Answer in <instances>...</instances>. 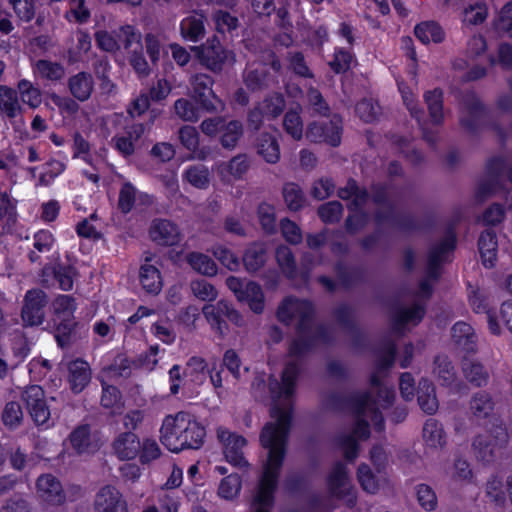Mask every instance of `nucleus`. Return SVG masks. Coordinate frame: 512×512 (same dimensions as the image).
I'll use <instances>...</instances> for the list:
<instances>
[{"instance_id":"nucleus-29","label":"nucleus","mask_w":512,"mask_h":512,"mask_svg":"<svg viewBox=\"0 0 512 512\" xmlns=\"http://www.w3.org/2000/svg\"><path fill=\"white\" fill-rule=\"evenodd\" d=\"M68 88L77 100L86 101L90 98L94 88L93 77L90 73L79 72L69 78Z\"/></svg>"},{"instance_id":"nucleus-39","label":"nucleus","mask_w":512,"mask_h":512,"mask_svg":"<svg viewBox=\"0 0 512 512\" xmlns=\"http://www.w3.org/2000/svg\"><path fill=\"white\" fill-rule=\"evenodd\" d=\"M91 49V38L88 33L84 31H77L73 37V43L68 49V62L75 63L82 59V57Z\"/></svg>"},{"instance_id":"nucleus-48","label":"nucleus","mask_w":512,"mask_h":512,"mask_svg":"<svg viewBox=\"0 0 512 512\" xmlns=\"http://www.w3.org/2000/svg\"><path fill=\"white\" fill-rule=\"evenodd\" d=\"M433 373L443 385H451L456 378L454 368L446 356L435 358Z\"/></svg>"},{"instance_id":"nucleus-6","label":"nucleus","mask_w":512,"mask_h":512,"mask_svg":"<svg viewBox=\"0 0 512 512\" xmlns=\"http://www.w3.org/2000/svg\"><path fill=\"white\" fill-rule=\"evenodd\" d=\"M327 490L330 496L344 500L349 506L356 503V489L351 484L346 466L342 463L335 464L328 475Z\"/></svg>"},{"instance_id":"nucleus-8","label":"nucleus","mask_w":512,"mask_h":512,"mask_svg":"<svg viewBox=\"0 0 512 512\" xmlns=\"http://www.w3.org/2000/svg\"><path fill=\"white\" fill-rule=\"evenodd\" d=\"M190 84L192 87V97L207 111L213 112L223 109L224 104L213 91L214 80L207 74L200 73L194 75Z\"/></svg>"},{"instance_id":"nucleus-43","label":"nucleus","mask_w":512,"mask_h":512,"mask_svg":"<svg viewBox=\"0 0 512 512\" xmlns=\"http://www.w3.org/2000/svg\"><path fill=\"white\" fill-rule=\"evenodd\" d=\"M183 177L189 184L198 189H206L210 183V172L206 166L201 164L188 167Z\"/></svg>"},{"instance_id":"nucleus-18","label":"nucleus","mask_w":512,"mask_h":512,"mask_svg":"<svg viewBox=\"0 0 512 512\" xmlns=\"http://www.w3.org/2000/svg\"><path fill=\"white\" fill-rule=\"evenodd\" d=\"M141 442L136 434L131 431L120 433L112 443L113 453L120 460H132L138 456Z\"/></svg>"},{"instance_id":"nucleus-9","label":"nucleus","mask_w":512,"mask_h":512,"mask_svg":"<svg viewBox=\"0 0 512 512\" xmlns=\"http://www.w3.org/2000/svg\"><path fill=\"white\" fill-rule=\"evenodd\" d=\"M455 239L448 237L439 247L433 249L429 255L427 277L421 281L419 297H429L432 293V282L438 277V265L446 260L447 254L454 248Z\"/></svg>"},{"instance_id":"nucleus-42","label":"nucleus","mask_w":512,"mask_h":512,"mask_svg":"<svg viewBox=\"0 0 512 512\" xmlns=\"http://www.w3.org/2000/svg\"><path fill=\"white\" fill-rule=\"evenodd\" d=\"M416 37L424 44L430 42L440 43L445 34L442 28L435 22H424L415 27Z\"/></svg>"},{"instance_id":"nucleus-26","label":"nucleus","mask_w":512,"mask_h":512,"mask_svg":"<svg viewBox=\"0 0 512 512\" xmlns=\"http://www.w3.org/2000/svg\"><path fill=\"white\" fill-rule=\"evenodd\" d=\"M147 257L140 267L139 277L142 287L151 294H158L163 286L159 269Z\"/></svg>"},{"instance_id":"nucleus-33","label":"nucleus","mask_w":512,"mask_h":512,"mask_svg":"<svg viewBox=\"0 0 512 512\" xmlns=\"http://www.w3.org/2000/svg\"><path fill=\"white\" fill-rule=\"evenodd\" d=\"M33 72L36 76L49 81H59L65 76V68L62 64L46 59L36 61Z\"/></svg>"},{"instance_id":"nucleus-16","label":"nucleus","mask_w":512,"mask_h":512,"mask_svg":"<svg viewBox=\"0 0 512 512\" xmlns=\"http://www.w3.org/2000/svg\"><path fill=\"white\" fill-rule=\"evenodd\" d=\"M94 510L95 512H128L122 494L111 485H106L97 492Z\"/></svg>"},{"instance_id":"nucleus-52","label":"nucleus","mask_w":512,"mask_h":512,"mask_svg":"<svg viewBox=\"0 0 512 512\" xmlns=\"http://www.w3.org/2000/svg\"><path fill=\"white\" fill-rule=\"evenodd\" d=\"M241 490V478L237 474H230L219 484L218 495L225 500L236 498Z\"/></svg>"},{"instance_id":"nucleus-3","label":"nucleus","mask_w":512,"mask_h":512,"mask_svg":"<svg viewBox=\"0 0 512 512\" xmlns=\"http://www.w3.org/2000/svg\"><path fill=\"white\" fill-rule=\"evenodd\" d=\"M206 435L205 428L194 416L179 412L167 416L161 427V442L171 452L198 449Z\"/></svg>"},{"instance_id":"nucleus-41","label":"nucleus","mask_w":512,"mask_h":512,"mask_svg":"<svg viewBox=\"0 0 512 512\" xmlns=\"http://www.w3.org/2000/svg\"><path fill=\"white\" fill-rule=\"evenodd\" d=\"M418 403L421 409L428 414H433L438 410L435 389L427 380H423L419 384Z\"/></svg>"},{"instance_id":"nucleus-61","label":"nucleus","mask_w":512,"mask_h":512,"mask_svg":"<svg viewBox=\"0 0 512 512\" xmlns=\"http://www.w3.org/2000/svg\"><path fill=\"white\" fill-rule=\"evenodd\" d=\"M417 500L421 507L427 511H433L437 507V497L433 489L426 485L420 484L416 487Z\"/></svg>"},{"instance_id":"nucleus-10","label":"nucleus","mask_w":512,"mask_h":512,"mask_svg":"<svg viewBox=\"0 0 512 512\" xmlns=\"http://www.w3.org/2000/svg\"><path fill=\"white\" fill-rule=\"evenodd\" d=\"M306 136L314 142H326L337 146L341 142V119L334 115L329 122L322 120L309 124Z\"/></svg>"},{"instance_id":"nucleus-45","label":"nucleus","mask_w":512,"mask_h":512,"mask_svg":"<svg viewBox=\"0 0 512 512\" xmlns=\"http://www.w3.org/2000/svg\"><path fill=\"white\" fill-rule=\"evenodd\" d=\"M341 199H352L350 210L357 211L367 201V194L365 191H360L355 181L350 180L346 186L341 188L338 192Z\"/></svg>"},{"instance_id":"nucleus-23","label":"nucleus","mask_w":512,"mask_h":512,"mask_svg":"<svg viewBox=\"0 0 512 512\" xmlns=\"http://www.w3.org/2000/svg\"><path fill=\"white\" fill-rule=\"evenodd\" d=\"M204 21L205 16L198 12H193L183 18L180 22V33L182 38L194 43L200 41L206 33Z\"/></svg>"},{"instance_id":"nucleus-17","label":"nucleus","mask_w":512,"mask_h":512,"mask_svg":"<svg viewBox=\"0 0 512 512\" xmlns=\"http://www.w3.org/2000/svg\"><path fill=\"white\" fill-rule=\"evenodd\" d=\"M37 494L43 501L52 505H60L65 502L63 487L51 474H46L38 478Z\"/></svg>"},{"instance_id":"nucleus-25","label":"nucleus","mask_w":512,"mask_h":512,"mask_svg":"<svg viewBox=\"0 0 512 512\" xmlns=\"http://www.w3.org/2000/svg\"><path fill=\"white\" fill-rule=\"evenodd\" d=\"M487 296L480 290L473 291L469 296L470 304L476 313L485 312L489 331L496 336L502 334V326L498 321V316L488 309Z\"/></svg>"},{"instance_id":"nucleus-40","label":"nucleus","mask_w":512,"mask_h":512,"mask_svg":"<svg viewBox=\"0 0 512 512\" xmlns=\"http://www.w3.org/2000/svg\"><path fill=\"white\" fill-rule=\"evenodd\" d=\"M301 107L288 110L284 115L283 128L294 140H301L304 133V123L300 116Z\"/></svg>"},{"instance_id":"nucleus-20","label":"nucleus","mask_w":512,"mask_h":512,"mask_svg":"<svg viewBox=\"0 0 512 512\" xmlns=\"http://www.w3.org/2000/svg\"><path fill=\"white\" fill-rule=\"evenodd\" d=\"M143 133L144 126L142 124H132L126 127L124 132L118 133L112 138L113 146L122 156H130L134 153L135 143Z\"/></svg>"},{"instance_id":"nucleus-34","label":"nucleus","mask_w":512,"mask_h":512,"mask_svg":"<svg viewBox=\"0 0 512 512\" xmlns=\"http://www.w3.org/2000/svg\"><path fill=\"white\" fill-rule=\"evenodd\" d=\"M116 35L117 39L120 41L121 47H123L128 54L135 49H142V35L134 26L129 24L122 25L117 30Z\"/></svg>"},{"instance_id":"nucleus-53","label":"nucleus","mask_w":512,"mask_h":512,"mask_svg":"<svg viewBox=\"0 0 512 512\" xmlns=\"http://www.w3.org/2000/svg\"><path fill=\"white\" fill-rule=\"evenodd\" d=\"M221 136V144L224 148L232 149L236 146L238 140L243 134V126L241 122L232 120L223 128Z\"/></svg>"},{"instance_id":"nucleus-51","label":"nucleus","mask_w":512,"mask_h":512,"mask_svg":"<svg viewBox=\"0 0 512 512\" xmlns=\"http://www.w3.org/2000/svg\"><path fill=\"white\" fill-rule=\"evenodd\" d=\"M424 98L427 103L429 114L433 123H441L444 118L442 92L435 89L433 91L427 92Z\"/></svg>"},{"instance_id":"nucleus-38","label":"nucleus","mask_w":512,"mask_h":512,"mask_svg":"<svg viewBox=\"0 0 512 512\" xmlns=\"http://www.w3.org/2000/svg\"><path fill=\"white\" fill-rule=\"evenodd\" d=\"M423 439L427 447L441 449L446 444V437L442 426L435 420H428L423 428Z\"/></svg>"},{"instance_id":"nucleus-12","label":"nucleus","mask_w":512,"mask_h":512,"mask_svg":"<svg viewBox=\"0 0 512 512\" xmlns=\"http://www.w3.org/2000/svg\"><path fill=\"white\" fill-rule=\"evenodd\" d=\"M148 235L151 241L160 246H175L182 239L179 227L167 219H154L149 226Z\"/></svg>"},{"instance_id":"nucleus-13","label":"nucleus","mask_w":512,"mask_h":512,"mask_svg":"<svg viewBox=\"0 0 512 512\" xmlns=\"http://www.w3.org/2000/svg\"><path fill=\"white\" fill-rule=\"evenodd\" d=\"M26 407L37 425H44L50 419V409L46 404L44 391L38 385L28 387L23 393Z\"/></svg>"},{"instance_id":"nucleus-15","label":"nucleus","mask_w":512,"mask_h":512,"mask_svg":"<svg viewBox=\"0 0 512 512\" xmlns=\"http://www.w3.org/2000/svg\"><path fill=\"white\" fill-rule=\"evenodd\" d=\"M217 436L224 446V455L227 461L235 466H245L246 461L242 449L246 445V440L222 427L218 428Z\"/></svg>"},{"instance_id":"nucleus-58","label":"nucleus","mask_w":512,"mask_h":512,"mask_svg":"<svg viewBox=\"0 0 512 512\" xmlns=\"http://www.w3.org/2000/svg\"><path fill=\"white\" fill-rule=\"evenodd\" d=\"M174 110L176 115L186 122H196L199 118L198 109L184 98L175 101Z\"/></svg>"},{"instance_id":"nucleus-37","label":"nucleus","mask_w":512,"mask_h":512,"mask_svg":"<svg viewBox=\"0 0 512 512\" xmlns=\"http://www.w3.org/2000/svg\"><path fill=\"white\" fill-rule=\"evenodd\" d=\"M17 95L23 104L32 109L39 107L42 103V93L31 81L22 79L17 83Z\"/></svg>"},{"instance_id":"nucleus-56","label":"nucleus","mask_w":512,"mask_h":512,"mask_svg":"<svg viewBox=\"0 0 512 512\" xmlns=\"http://www.w3.org/2000/svg\"><path fill=\"white\" fill-rule=\"evenodd\" d=\"M470 409L478 418L488 416L493 409L491 397L484 392L477 393L471 400Z\"/></svg>"},{"instance_id":"nucleus-30","label":"nucleus","mask_w":512,"mask_h":512,"mask_svg":"<svg viewBox=\"0 0 512 512\" xmlns=\"http://www.w3.org/2000/svg\"><path fill=\"white\" fill-rule=\"evenodd\" d=\"M452 338L454 343L464 352L472 353L476 351L477 337L474 329L465 322H457L452 327Z\"/></svg>"},{"instance_id":"nucleus-19","label":"nucleus","mask_w":512,"mask_h":512,"mask_svg":"<svg viewBox=\"0 0 512 512\" xmlns=\"http://www.w3.org/2000/svg\"><path fill=\"white\" fill-rule=\"evenodd\" d=\"M67 370V380L71 390L74 393L82 392L89 384L92 376L88 362L81 359L70 361L67 365Z\"/></svg>"},{"instance_id":"nucleus-44","label":"nucleus","mask_w":512,"mask_h":512,"mask_svg":"<svg viewBox=\"0 0 512 512\" xmlns=\"http://www.w3.org/2000/svg\"><path fill=\"white\" fill-rule=\"evenodd\" d=\"M465 378L475 386H482L488 381V373L484 367L473 360L465 359L462 364Z\"/></svg>"},{"instance_id":"nucleus-50","label":"nucleus","mask_w":512,"mask_h":512,"mask_svg":"<svg viewBox=\"0 0 512 512\" xmlns=\"http://www.w3.org/2000/svg\"><path fill=\"white\" fill-rule=\"evenodd\" d=\"M245 84L248 88L255 90L268 83L266 67L264 65H249L245 72Z\"/></svg>"},{"instance_id":"nucleus-57","label":"nucleus","mask_w":512,"mask_h":512,"mask_svg":"<svg viewBox=\"0 0 512 512\" xmlns=\"http://www.w3.org/2000/svg\"><path fill=\"white\" fill-rule=\"evenodd\" d=\"M283 197L290 210H299L305 202L302 190L294 183H288L284 186Z\"/></svg>"},{"instance_id":"nucleus-54","label":"nucleus","mask_w":512,"mask_h":512,"mask_svg":"<svg viewBox=\"0 0 512 512\" xmlns=\"http://www.w3.org/2000/svg\"><path fill=\"white\" fill-rule=\"evenodd\" d=\"M117 30L109 32L107 30H98L95 33V41L103 51L114 53L121 49L120 41L117 39Z\"/></svg>"},{"instance_id":"nucleus-32","label":"nucleus","mask_w":512,"mask_h":512,"mask_svg":"<svg viewBox=\"0 0 512 512\" xmlns=\"http://www.w3.org/2000/svg\"><path fill=\"white\" fill-rule=\"evenodd\" d=\"M53 309L56 317L63 323L64 330L72 326L73 314L76 309L74 299L68 295H60L53 302Z\"/></svg>"},{"instance_id":"nucleus-35","label":"nucleus","mask_w":512,"mask_h":512,"mask_svg":"<svg viewBox=\"0 0 512 512\" xmlns=\"http://www.w3.org/2000/svg\"><path fill=\"white\" fill-rule=\"evenodd\" d=\"M186 261L190 267L199 274L209 277L217 274L216 263L206 254L201 252H190L186 255Z\"/></svg>"},{"instance_id":"nucleus-1","label":"nucleus","mask_w":512,"mask_h":512,"mask_svg":"<svg viewBox=\"0 0 512 512\" xmlns=\"http://www.w3.org/2000/svg\"><path fill=\"white\" fill-rule=\"evenodd\" d=\"M271 418L272 420L264 426L260 436L262 446L268 450V457L251 503V512H270L273 506V493L283 462L290 427L291 411L288 404L280 407L275 401L271 409Z\"/></svg>"},{"instance_id":"nucleus-11","label":"nucleus","mask_w":512,"mask_h":512,"mask_svg":"<svg viewBox=\"0 0 512 512\" xmlns=\"http://www.w3.org/2000/svg\"><path fill=\"white\" fill-rule=\"evenodd\" d=\"M203 314L206 320L211 325V328L220 336L226 332V325L221 320L222 316H226L230 321L240 324L241 316L235 311L228 302L218 301L216 304H209L203 307Z\"/></svg>"},{"instance_id":"nucleus-62","label":"nucleus","mask_w":512,"mask_h":512,"mask_svg":"<svg viewBox=\"0 0 512 512\" xmlns=\"http://www.w3.org/2000/svg\"><path fill=\"white\" fill-rule=\"evenodd\" d=\"M260 106L264 110L267 119L277 117L284 109L285 101L282 95L274 94L266 98Z\"/></svg>"},{"instance_id":"nucleus-28","label":"nucleus","mask_w":512,"mask_h":512,"mask_svg":"<svg viewBox=\"0 0 512 512\" xmlns=\"http://www.w3.org/2000/svg\"><path fill=\"white\" fill-rule=\"evenodd\" d=\"M22 110L16 90L0 85V116L13 119L21 115Z\"/></svg>"},{"instance_id":"nucleus-27","label":"nucleus","mask_w":512,"mask_h":512,"mask_svg":"<svg viewBox=\"0 0 512 512\" xmlns=\"http://www.w3.org/2000/svg\"><path fill=\"white\" fill-rule=\"evenodd\" d=\"M298 371L299 370L296 363H289L286 365L282 373L281 383L279 384L276 381L270 382L271 391L278 399H287L292 395L294 392Z\"/></svg>"},{"instance_id":"nucleus-21","label":"nucleus","mask_w":512,"mask_h":512,"mask_svg":"<svg viewBox=\"0 0 512 512\" xmlns=\"http://www.w3.org/2000/svg\"><path fill=\"white\" fill-rule=\"evenodd\" d=\"M249 160L246 155H237L228 162L217 165L216 172L225 183L241 179L249 169Z\"/></svg>"},{"instance_id":"nucleus-7","label":"nucleus","mask_w":512,"mask_h":512,"mask_svg":"<svg viewBox=\"0 0 512 512\" xmlns=\"http://www.w3.org/2000/svg\"><path fill=\"white\" fill-rule=\"evenodd\" d=\"M278 318L286 324L295 323L300 330L308 327L312 315L313 307L306 300L286 298L278 309Z\"/></svg>"},{"instance_id":"nucleus-60","label":"nucleus","mask_w":512,"mask_h":512,"mask_svg":"<svg viewBox=\"0 0 512 512\" xmlns=\"http://www.w3.org/2000/svg\"><path fill=\"white\" fill-rule=\"evenodd\" d=\"M353 62V57L349 51L338 48L335 50L333 59L328 62L330 68L337 74L346 72Z\"/></svg>"},{"instance_id":"nucleus-46","label":"nucleus","mask_w":512,"mask_h":512,"mask_svg":"<svg viewBox=\"0 0 512 512\" xmlns=\"http://www.w3.org/2000/svg\"><path fill=\"white\" fill-rule=\"evenodd\" d=\"M244 298L239 301L246 302L255 313H261L264 309V295L261 287L254 282L245 283Z\"/></svg>"},{"instance_id":"nucleus-5","label":"nucleus","mask_w":512,"mask_h":512,"mask_svg":"<svg viewBox=\"0 0 512 512\" xmlns=\"http://www.w3.org/2000/svg\"><path fill=\"white\" fill-rule=\"evenodd\" d=\"M507 441V433L501 426L493 432H484L475 437L472 443L473 452L479 461L489 463L500 455L503 444Z\"/></svg>"},{"instance_id":"nucleus-63","label":"nucleus","mask_w":512,"mask_h":512,"mask_svg":"<svg viewBox=\"0 0 512 512\" xmlns=\"http://www.w3.org/2000/svg\"><path fill=\"white\" fill-rule=\"evenodd\" d=\"M2 419L4 424L10 428L18 426L23 419V412L20 404L17 402H10L6 404Z\"/></svg>"},{"instance_id":"nucleus-47","label":"nucleus","mask_w":512,"mask_h":512,"mask_svg":"<svg viewBox=\"0 0 512 512\" xmlns=\"http://www.w3.org/2000/svg\"><path fill=\"white\" fill-rule=\"evenodd\" d=\"M266 260V250L262 244L255 243L250 246L244 256L243 262L248 271H257L260 269Z\"/></svg>"},{"instance_id":"nucleus-22","label":"nucleus","mask_w":512,"mask_h":512,"mask_svg":"<svg viewBox=\"0 0 512 512\" xmlns=\"http://www.w3.org/2000/svg\"><path fill=\"white\" fill-rule=\"evenodd\" d=\"M152 202L149 194L139 192L130 182L123 183L119 191L118 206L123 213L130 212L135 204L149 206Z\"/></svg>"},{"instance_id":"nucleus-2","label":"nucleus","mask_w":512,"mask_h":512,"mask_svg":"<svg viewBox=\"0 0 512 512\" xmlns=\"http://www.w3.org/2000/svg\"><path fill=\"white\" fill-rule=\"evenodd\" d=\"M394 350L391 349L381 359L377 371L371 377V384L378 389L379 400H372L369 395H361L348 403L349 410L356 418V426L352 434L340 438V446L348 460H353L358 453V440L367 439L369 436L368 423L370 420L378 428L382 427L383 418L378 412L379 408H387L394 400V392L381 383L382 374L394 361Z\"/></svg>"},{"instance_id":"nucleus-14","label":"nucleus","mask_w":512,"mask_h":512,"mask_svg":"<svg viewBox=\"0 0 512 512\" xmlns=\"http://www.w3.org/2000/svg\"><path fill=\"white\" fill-rule=\"evenodd\" d=\"M47 303L46 295L41 290H30L26 293L22 309V319L26 325H40L44 319V307Z\"/></svg>"},{"instance_id":"nucleus-59","label":"nucleus","mask_w":512,"mask_h":512,"mask_svg":"<svg viewBox=\"0 0 512 512\" xmlns=\"http://www.w3.org/2000/svg\"><path fill=\"white\" fill-rule=\"evenodd\" d=\"M424 316V308L421 305H413L412 307L401 310L397 315V323L399 325H417Z\"/></svg>"},{"instance_id":"nucleus-24","label":"nucleus","mask_w":512,"mask_h":512,"mask_svg":"<svg viewBox=\"0 0 512 512\" xmlns=\"http://www.w3.org/2000/svg\"><path fill=\"white\" fill-rule=\"evenodd\" d=\"M70 442L78 454L94 453L100 447L99 440L91 434L88 426L76 428L70 435Z\"/></svg>"},{"instance_id":"nucleus-4","label":"nucleus","mask_w":512,"mask_h":512,"mask_svg":"<svg viewBox=\"0 0 512 512\" xmlns=\"http://www.w3.org/2000/svg\"><path fill=\"white\" fill-rule=\"evenodd\" d=\"M200 63L213 72H220L224 65L233 64L235 55L222 47L217 37L206 40L205 43L192 48Z\"/></svg>"},{"instance_id":"nucleus-49","label":"nucleus","mask_w":512,"mask_h":512,"mask_svg":"<svg viewBox=\"0 0 512 512\" xmlns=\"http://www.w3.org/2000/svg\"><path fill=\"white\" fill-rule=\"evenodd\" d=\"M101 404L113 414L121 413L124 407L119 390L110 385L103 386Z\"/></svg>"},{"instance_id":"nucleus-64","label":"nucleus","mask_w":512,"mask_h":512,"mask_svg":"<svg viewBox=\"0 0 512 512\" xmlns=\"http://www.w3.org/2000/svg\"><path fill=\"white\" fill-rule=\"evenodd\" d=\"M213 255L229 270H236L240 265L238 257L228 248L218 245L212 249Z\"/></svg>"},{"instance_id":"nucleus-31","label":"nucleus","mask_w":512,"mask_h":512,"mask_svg":"<svg viewBox=\"0 0 512 512\" xmlns=\"http://www.w3.org/2000/svg\"><path fill=\"white\" fill-rule=\"evenodd\" d=\"M257 153L268 163L275 164L280 159V146L277 138L269 133L259 136L256 143Z\"/></svg>"},{"instance_id":"nucleus-55","label":"nucleus","mask_w":512,"mask_h":512,"mask_svg":"<svg viewBox=\"0 0 512 512\" xmlns=\"http://www.w3.org/2000/svg\"><path fill=\"white\" fill-rule=\"evenodd\" d=\"M357 479L362 489L367 493L375 494L379 490V481L367 464L359 466Z\"/></svg>"},{"instance_id":"nucleus-36","label":"nucleus","mask_w":512,"mask_h":512,"mask_svg":"<svg viewBox=\"0 0 512 512\" xmlns=\"http://www.w3.org/2000/svg\"><path fill=\"white\" fill-rule=\"evenodd\" d=\"M479 251L482 262L486 267H492L497 256L496 235L492 231H485L479 238Z\"/></svg>"}]
</instances>
